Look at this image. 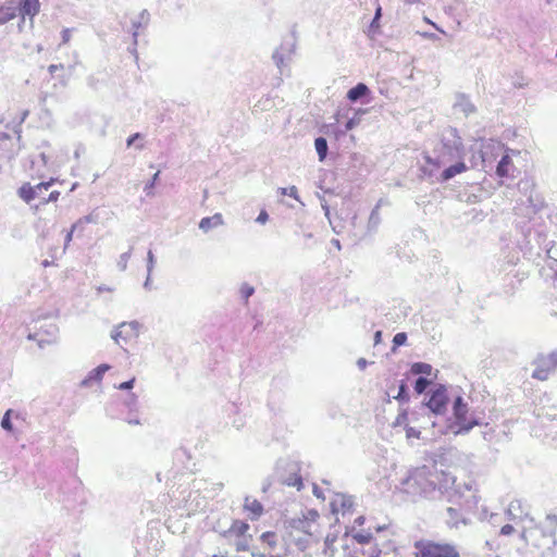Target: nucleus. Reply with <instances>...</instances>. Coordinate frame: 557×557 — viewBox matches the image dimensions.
Segmentation results:
<instances>
[{
    "label": "nucleus",
    "mask_w": 557,
    "mask_h": 557,
    "mask_svg": "<svg viewBox=\"0 0 557 557\" xmlns=\"http://www.w3.org/2000/svg\"><path fill=\"white\" fill-rule=\"evenodd\" d=\"M404 491L413 496L438 498L446 496L448 502H456L467 510L473 509L480 502V496L472 482L456 484V478L435 466H421L409 471L401 481Z\"/></svg>",
    "instance_id": "nucleus-1"
},
{
    "label": "nucleus",
    "mask_w": 557,
    "mask_h": 557,
    "mask_svg": "<svg viewBox=\"0 0 557 557\" xmlns=\"http://www.w3.org/2000/svg\"><path fill=\"white\" fill-rule=\"evenodd\" d=\"M481 419L474 413H469L468 403L462 396L458 395L454 398L451 405V416L447 418L438 433L443 435H466L474 426L481 425Z\"/></svg>",
    "instance_id": "nucleus-2"
},
{
    "label": "nucleus",
    "mask_w": 557,
    "mask_h": 557,
    "mask_svg": "<svg viewBox=\"0 0 557 557\" xmlns=\"http://www.w3.org/2000/svg\"><path fill=\"white\" fill-rule=\"evenodd\" d=\"M557 515L549 513L534 527L524 528L520 536L527 544L549 550L556 545Z\"/></svg>",
    "instance_id": "nucleus-3"
},
{
    "label": "nucleus",
    "mask_w": 557,
    "mask_h": 557,
    "mask_svg": "<svg viewBox=\"0 0 557 557\" xmlns=\"http://www.w3.org/2000/svg\"><path fill=\"white\" fill-rule=\"evenodd\" d=\"M465 154V147L462 139L457 134L456 128H451L447 135H444L441 139L440 147L437 148V157H425V161L429 164L436 166L444 165L457 159H462Z\"/></svg>",
    "instance_id": "nucleus-4"
},
{
    "label": "nucleus",
    "mask_w": 557,
    "mask_h": 557,
    "mask_svg": "<svg viewBox=\"0 0 557 557\" xmlns=\"http://www.w3.org/2000/svg\"><path fill=\"white\" fill-rule=\"evenodd\" d=\"M416 557H459L457 547L450 543L419 540L414 542Z\"/></svg>",
    "instance_id": "nucleus-5"
},
{
    "label": "nucleus",
    "mask_w": 557,
    "mask_h": 557,
    "mask_svg": "<svg viewBox=\"0 0 557 557\" xmlns=\"http://www.w3.org/2000/svg\"><path fill=\"white\" fill-rule=\"evenodd\" d=\"M448 404L447 387L444 384H437L425 393L421 406L429 409L434 416H442L447 411Z\"/></svg>",
    "instance_id": "nucleus-6"
},
{
    "label": "nucleus",
    "mask_w": 557,
    "mask_h": 557,
    "mask_svg": "<svg viewBox=\"0 0 557 557\" xmlns=\"http://www.w3.org/2000/svg\"><path fill=\"white\" fill-rule=\"evenodd\" d=\"M554 357H556V355L552 352L548 355H539L532 363L535 368L531 376L540 381L547 380L550 373L557 369Z\"/></svg>",
    "instance_id": "nucleus-7"
},
{
    "label": "nucleus",
    "mask_w": 557,
    "mask_h": 557,
    "mask_svg": "<svg viewBox=\"0 0 557 557\" xmlns=\"http://www.w3.org/2000/svg\"><path fill=\"white\" fill-rule=\"evenodd\" d=\"M141 324L134 320L131 322H122L111 332L112 339L121 345V341L127 343L133 338H137Z\"/></svg>",
    "instance_id": "nucleus-8"
},
{
    "label": "nucleus",
    "mask_w": 557,
    "mask_h": 557,
    "mask_svg": "<svg viewBox=\"0 0 557 557\" xmlns=\"http://www.w3.org/2000/svg\"><path fill=\"white\" fill-rule=\"evenodd\" d=\"M453 504L457 505L458 507H447V519L446 522L450 528H457L459 523L468 524L469 518L466 516L467 513L474 512L478 506L473 509L467 510L466 508H462L460 504L456 502H451Z\"/></svg>",
    "instance_id": "nucleus-9"
},
{
    "label": "nucleus",
    "mask_w": 557,
    "mask_h": 557,
    "mask_svg": "<svg viewBox=\"0 0 557 557\" xmlns=\"http://www.w3.org/2000/svg\"><path fill=\"white\" fill-rule=\"evenodd\" d=\"M55 182L54 178H50L48 182H40L39 184L32 186L29 183L23 184L18 188V196L26 202L30 203L33 200L38 198L37 190H48L53 183Z\"/></svg>",
    "instance_id": "nucleus-10"
},
{
    "label": "nucleus",
    "mask_w": 557,
    "mask_h": 557,
    "mask_svg": "<svg viewBox=\"0 0 557 557\" xmlns=\"http://www.w3.org/2000/svg\"><path fill=\"white\" fill-rule=\"evenodd\" d=\"M296 42L294 39H284L281 46L274 50L272 60L275 65L282 71L285 66V60L290 59V55L295 52Z\"/></svg>",
    "instance_id": "nucleus-11"
},
{
    "label": "nucleus",
    "mask_w": 557,
    "mask_h": 557,
    "mask_svg": "<svg viewBox=\"0 0 557 557\" xmlns=\"http://www.w3.org/2000/svg\"><path fill=\"white\" fill-rule=\"evenodd\" d=\"M16 11H18V15L21 16V23L18 27H22V23L25 22L26 16L29 17L30 24L33 25L34 17L40 11V1L39 0H20Z\"/></svg>",
    "instance_id": "nucleus-12"
},
{
    "label": "nucleus",
    "mask_w": 557,
    "mask_h": 557,
    "mask_svg": "<svg viewBox=\"0 0 557 557\" xmlns=\"http://www.w3.org/2000/svg\"><path fill=\"white\" fill-rule=\"evenodd\" d=\"M371 94L370 88L360 82L347 91L346 98L352 103L361 101V103L368 104L371 102Z\"/></svg>",
    "instance_id": "nucleus-13"
},
{
    "label": "nucleus",
    "mask_w": 557,
    "mask_h": 557,
    "mask_svg": "<svg viewBox=\"0 0 557 557\" xmlns=\"http://www.w3.org/2000/svg\"><path fill=\"white\" fill-rule=\"evenodd\" d=\"M354 506V499L351 496H346L343 494H337L336 498L331 502V512L333 515H337L338 510L341 509L343 511V515L345 512L350 511V509Z\"/></svg>",
    "instance_id": "nucleus-14"
},
{
    "label": "nucleus",
    "mask_w": 557,
    "mask_h": 557,
    "mask_svg": "<svg viewBox=\"0 0 557 557\" xmlns=\"http://www.w3.org/2000/svg\"><path fill=\"white\" fill-rule=\"evenodd\" d=\"M150 22V13L144 9L136 20L132 21V37L134 38V45H138L139 29L146 28Z\"/></svg>",
    "instance_id": "nucleus-15"
},
{
    "label": "nucleus",
    "mask_w": 557,
    "mask_h": 557,
    "mask_svg": "<svg viewBox=\"0 0 557 557\" xmlns=\"http://www.w3.org/2000/svg\"><path fill=\"white\" fill-rule=\"evenodd\" d=\"M467 170L466 163L462 161V159H457L455 163L450 164L449 166L445 168L440 176V181L442 183H446L454 178L457 174H460Z\"/></svg>",
    "instance_id": "nucleus-16"
},
{
    "label": "nucleus",
    "mask_w": 557,
    "mask_h": 557,
    "mask_svg": "<svg viewBox=\"0 0 557 557\" xmlns=\"http://www.w3.org/2000/svg\"><path fill=\"white\" fill-rule=\"evenodd\" d=\"M351 536L359 544H369L373 540V533L371 532V528L368 530L356 531L355 525L346 527V531L344 537Z\"/></svg>",
    "instance_id": "nucleus-17"
},
{
    "label": "nucleus",
    "mask_w": 557,
    "mask_h": 557,
    "mask_svg": "<svg viewBox=\"0 0 557 557\" xmlns=\"http://www.w3.org/2000/svg\"><path fill=\"white\" fill-rule=\"evenodd\" d=\"M110 369V366L107 363H101L95 369H92L87 376L81 382V386L88 387L92 383L101 382L104 373Z\"/></svg>",
    "instance_id": "nucleus-18"
},
{
    "label": "nucleus",
    "mask_w": 557,
    "mask_h": 557,
    "mask_svg": "<svg viewBox=\"0 0 557 557\" xmlns=\"http://www.w3.org/2000/svg\"><path fill=\"white\" fill-rule=\"evenodd\" d=\"M515 170L511 157L507 152L504 153L496 165V175L498 177H509L512 176Z\"/></svg>",
    "instance_id": "nucleus-19"
},
{
    "label": "nucleus",
    "mask_w": 557,
    "mask_h": 557,
    "mask_svg": "<svg viewBox=\"0 0 557 557\" xmlns=\"http://www.w3.org/2000/svg\"><path fill=\"white\" fill-rule=\"evenodd\" d=\"M244 510L248 511L251 520L259 519L263 513V505L256 498L245 497Z\"/></svg>",
    "instance_id": "nucleus-20"
},
{
    "label": "nucleus",
    "mask_w": 557,
    "mask_h": 557,
    "mask_svg": "<svg viewBox=\"0 0 557 557\" xmlns=\"http://www.w3.org/2000/svg\"><path fill=\"white\" fill-rule=\"evenodd\" d=\"M45 333L47 334V338L40 337L38 338L39 333H29L27 338L30 341H37L39 347H44L45 344H51L55 341V335L58 333V327L55 324H49L48 327L45 330Z\"/></svg>",
    "instance_id": "nucleus-21"
},
{
    "label": "nucleus",
    "mask_w": 557,
    "mask_h": 557,
    "mask_svg": "<svg viewBox=\"0 0 557 557\" xmlns=\"http://www.w3.org/2000/svg\"><path fill=\"white\" fill-rule=\"evenodd\" d=\"M524 280V273L521 274V277H519V274L516 275H507L504 278V285H503V293L506 296H512L515 292L519 288L521 282Z\"/></svg>",
    "instance_id": "nucleus-22"
},
{
    "label": "nucleus",
    "mask_w": 557,
    "mask_h": 557,
    "mask_svg": "<svg viewBox=\"0 0 557 557\" xmlns=\"http://www.w3.org/2000/svg\"><path fill=\"white\" fill-rule=\"evenodd\" d=\"M224 221H223V216L221 213H215L211 216H205L200 220L199 222V228L203 232V233H208L210 232L211 230L220 226V225H223Z\"/></svg>",
    "instance_id": "nucleus-23"
},
{
    "label": "nucleus",
    "mask_w": 557,
    "mask_h": 557,
    "mask_svg": "<svg viewBox=\"0 0 557 557\" xmlns=\"http://www.w3.org/2000/svg\"><path fill=\"white\" fill-rule=\"evenodd\" d=\"M455 108L462 112L465 116L475 112V106L471 102L469 97L465 94H458L455 102Z\"/></svg>",
    "instance_id": "nucleus-24"
},
{
    "label": "nucleus",
    "mask_w": 557,
    "mask_h": 557,
    "mask_svg": "<svg viewBox=\"0 0 557 557\" xmlns=\"http://www.w3.org/2000/svg\"><path fill=\"white\" fill-rule=\"evenodd\" d=\"M248 529H249V524L246 521L233 520L231 527L227 530L222 532V536L228 537V536L235 534L238 537H240L247 532Z\"/></svg>",
    "instance_id": "nucleus-25"
},
{
    "label": "nucleus",
    "mask_w": 557,
    "mask_h": 557,
    "mask_svg": "<svg viewBox=\"0 0 557 557\" xmlns=\"http://www.w3.org/2000/svg\"><path fill=\"white\" fill-rule=\"evenodd\" d=\"M432 371H433V367L430 363L422 362V361L413 362L410 367V373L412 375L428 377V375H431Z\"/></svg>",
    "instance_id": "nucleus-26"
},
{
    "label": "nucleus",
    "mask_w": 557,
    "mask_h": 557,
    "mask_svg": "<svg viewBox=\"0 0 557 557\" xmlns=\"http://www.w3.org/2000/svg\"><path fill=\"white\" fill-rule=\"evenodd\" d=\"M314 148L319 158V161L323 162L329 154V145L325 137L319 136L314 139Z\"/></svg>",
    "instance_id": "nucleus-27"
},
{
    "label": "nucleus",
    "mask_w": 557,
    "mask_h": 557,
    "mask_svg": "<svg viewBox=\"0 0 557 557\" xmlns=\"http://www.w3.org/2000/svg\"><path fill=\"white\" fill-rule=\"evenodd\" d=\"M400 406L408 404L410 400L409 386L406 380H400L398 384L397 395L394 396Z\"/></svg>",
    "instance_id": "nucleus-28"
},
{
    "label": "nucleus",
    "mask_w": 557,
    "mask_h": 557,
    "mask_svg": "<svg viewBox=\"0 0 557 557\" xmlns=\"http://www.w3.org/2000/svg\"><path fill=\"white\" fill-rule=\"evenodd\" d=\"M382 15H383V10H382V7L377 3L376 4V8H375V11H374V16L368 27V33L371 34V35H376L379 34L380 32V27H381V18H382Z\"/></svg>",
    "instance_id": "nucleus-29"
},
{
    "label": "nucleus",
    "mask_w": 557,
    "mask_h": 557,
    "mask_svg": "<svg viewBox=\"0 0 557 557\" xmlns=\"http://www.w3.org/2000/svg\"><path fill=\"white\" fill-rule=\"evenodd\" d=\"M434 379L418 376L413 383V389L418 395L428 393L426 389L432 385Z\"/></svg>",
    "instance_id": "nucleus-30"
},
{
    "label": "nucleus",
    "mask_w": 557,
    "mask_h": 557,
    "mask_svg": "<svg viewBox=\"0 0 557 557\" xmlns=\"http://www.w3.org/2000/svg\"><path fill=\"white\" fill-rule=\"evenodd\" d=\"M527 201H528V207L530 209H532L533 213L539 212L544 207V199L537 193L533 194V191H531Z\"/></svg>",
    "instance_id": "nucleus-31"
},
{
    "label": "nucleus",
    "mask_w": 557,
    "mask_h": 557,
    "mask_svg": "<svg viewBox=\"0 0 557 557\" xmlns=\"http://www.w3.org/2000/svg\"><path fill=\"white\" fill-rule=\"evenodd\" d=\"M121 405L128 410V413H136L138 411V397L134 393H129L122 401Z\"/></svg>",
    "instance_id": "nucleus-32"
},
{
    "label": "nucleus",
    "mask_w": 557,
    "mask_h": 557,
    "mask_svg": "<svg viewBox=\"0 0 557 557\" xmlns=\"http://www.w3.org/2000/svg\"><path fill=\"white\" fill-rule=\"evenodd\" d=\"M522 513H523L522 502L519 499H515V500L510 502L508 509H507V515H508L509 519L516 520L517 518H521Z\"/></svg>",
    "instance_id": "nucleus-33"
},
{
    "label": "nucleus",
    "mask_w": 557,
    "mask_h": 557,
    "mask_svg": "<svg viewBox=\"0 0 557 557\" xmlns=\"http://www.w3.org/2000/svg\"><path fill=\"white\" fill-rule=\"evenodd\" d=\"M289 527L294 530L301 531L305 534H310V522L309 518L304 519H292L289 521Z\"/></svg>",
    "instance_id": "nucleus-34"
},
{
    "label": "nucleus",
    "mask_w": 557,
    "mask_h": 557,
    "mask_svg": "<svg viewBox=\"0 0 557 557\" xmlns=\"http://www.w3.org/2000/svg\"><path fill=\"white\" fill-rule=\"evenodd\" d=\"M16 16V9L13 7L0 5V25L13 20Z\"/></svg>",
    "instance_id": "nucleus-35"
},
{
    "label": "nucleus",
    "mask_w": 557,
    "mask_h": 557,
    "mask_svg": "<svg viewBox=\"0 0 557 557\" xmlns=\"http://www.w3.org/2000/svg\"><path fill=\"white\" fill-rule=\"evenodd\" d=\"M98 221H99V214L92 211L89 214L79 218L74 223V228H81L82 230L84 224H88V223L97 224Z\"/></svg>",
    "instance_id": "nucleus-36"
},
{
    "label": "nucleus",
    "mask_w": 557,
    "mask_h": 557,
    "mask_svg": "<svg viewBox=\"0 0 557 557\" xmlns=\"http://www.w3.org/2000/svg\"><path fill=\"white\" fill-rule=\"evenodd\" d=\"M282 483L287 486L296 487L298 491H300L304 487L302 478L300 474L297 473L290 474L288 478L284 479Z\"/></svg>",
    "instance_id": "nucleus-37"
},
{
    "label": "nucleus",
    "mask_w": 557,
    "mask_h": 557,
    "mask_svg": "<svg viewBox=\"0 0 557 557\" xmlns=\"http://www.w3.org/2000/svg\"><path fill=\"white\" fill-rule=\"evenodd\" d=\"M366 111L364 110H357L354 114L352 117H349L346 122H345V125H344V128L346 132L348 131H351L354 129L359 123H360V120H361V115L364 113Z\"/></svg>",
    "instance_id": "nucleus-38"
},
{
    "label": "nucleus",
    "mask_w": 557,
    "mask_h": 557,
    "mask_svg": "<svg viewBox=\"0 0 557 557\" xmlns=\"http://www.w3.org/2000/svg\"><path fill=\"white\" fill-rule=\"evenodd\" d=\"M260 540L271 549L275 548L277 544L276 534L271 531L263 532L260 536Z\"/></svg>",
    "instance_id": "nucleus-39"
},
{
    "label": "nucleus",
    "mask_w": 557,
    "mask_h": 557,
    "mask_svg": "<svg viewBox=\"0 0 557 557\" xmlns=\"http://www.w3.org/2000/svg\"><path fill=\"white\" fill-rule=\"evenodd\" d=\"M240 297L248 301V299L255 294V287L249 285L248 283H243L240 286Z\"/></svg>",
    "instance_id": "nucleus-40"
},
{
    "label": "nucleus",
    "mask_w": 557,
    "mask_h": 557,
    "mask_svg": "<svg viewBox=\"0 0 557 557\" xmlns=\"http://www.w3.org/2000/svg\"><path fill=\"white\" fill-rule=\"evenodd\" d=\"M408 336L405 332L396 333L393 337V349L404 346L407 343Z\"/></svg>",
    "instance_id": "nucleus-41"
},
{
    "label": "nucleus",
    "mask_w": 557,
    "mask_h": 557,
    "mask_svg": "<svg viewBox=\"0 0 557 557\" xmlns=\"http://www.w3.org/2000/svg\"><path fill=\"white\" fill-rule=\"evenodd\" d=\"M11 412L12 410L9 409L4 412L2 419H1V428L5 431H12L13 430V423L11 420Z\"/></svg>",
    "instance_id": "nucleus-42"
},
{
    "label": "nucleus",
    "mask_w": 557,
    "mask_h": 557,
    "mask_svg": "<svg viewBox=\"0 0 557 557\" xmlns=\"http://www.w3.org/2000/svg\"><path fill=\"white\" fill-rule=\"evenodd\" d=\"M131 255H132V248L128 249L126 252H123L121 256H120V259L117 261V268L121 270V271H125L126 268H127V262L131 258Z\"/></svg>",
    "instance_id": "nucleus-43"
},
{
    "label": "nucleus",
    "mask_w": 557,
    "mask_h": 557,
    "mask_svg": "<svg viewBox=\"0 0 557 557\" xmlns=\"http://www.w3.org/2000/svg\"><path fill=\"white\" fill-rule=\"evenodd\" d=\"M308 535L309 534H305V535L298 536L297 539H294L295 545L301 552H304L308 547V545H309Z\"/></svg>",
    "instance_id": "nucleus-44"
},
{
    "label": "nucleus",
    "mask_w": 557,
    "mask_h": 557,
    "mask_svg": "<svg viewBox=\"0 0 557 557\" xmlns=\"http://www.w3.org/2000/svg\"><path fill=\"white\" fill-rule=\"evenodd\" d=\"M302 237H304V246L305 248L307 249H311L313 247V244H314V236L311 232H304L302 234Z\"/></svg>",
    "instance_id": "nucleus-45"
},
{
    "label": "nucleus",
    "mask_w": 557,
    "mask_h": 557,
    "mask_svg": "<svg viewBox=\"0 0 557 557\" xmlns=\"http://www.w3.org/2000/svg\"><path fill=\"white\" fill-rule=\"evenodd\" d=\"M59 196H60V191L53 190L49 194V196L47 198L42 197V199L39 201L38 206L47 205L48 202H55L59 199Z\"/></svg>",
    "instance_id": "nucleus-46"
},
{
    "label": "nucleus",
    "mask_w": 557,
    "mask_h": 557,
    "mask_svg": "<svg viewBox=\"0 0 557 557\" xmlns=\"http://www.w3.org/2000/svg\"><path fill=\"white\" fill-rule=\"evenodd\" d=\"M407 420H408V410L406 408H401L396 418L395 425L406 424Z\"/></svg>",
    "instance_id": "nucleus-47"
},
{
    "label": "nucleus",
    "mask_w": 557,
    "mask_h": 557,
    "mask_svg": "<svg viewBox=\"0 0 557 557\" xmlns=\"http://www.w3.org/2000/svg\"><path fill=\"white\" fill-rule=\"evenodd\" d=\"M282 195H287L294 199L298 198V190L295 186L280 188Z\"/></svg>",
    "instance_id": "nucleus-48"
},
{
    "label": "nucleus",
    "mask_w": 557,
    "mask_h": 557,
    "mask_svg": "<svg viewBox=\"0 0 557 557\" xmlns=\"http://www.w3.org/2000/svg\"><path fill=\"white\" fill-rule=\"evenodd\" d=\"M154 264H156V257H154L152 250H148V252H147V272H149V275H151Z\"/></svg>",
    "instance_id": "nucleus-49"
},
{
    "label": "nucleus",
    "mask_w": 557,
    "mask_h": 557,
    "mask_svg": "<svg viewBox=\"0 0 557 557\" xmlns=\"http://www.w3.org/2000/svg\"><path fill=\"white\" fill-rule=\"evenodd\" d=\"M135 382H136V379L132 377L125 382L120 383L116 386V388H119L120 391H131V389H133Z\"/></svg>",
    "instance_id": "nucleus-50"
},
{
    "label": "nucleus",
    "mask_w": 557,
    "mask_h": 557,
    "mask_svg": "<svg viewBox=\"0 0 557 557\" xmlns=\"http://www.w3.org/2000/svg\"><path fill=\"white\" fill-rule=\"evenodd\" d=\"M319 199H320V202H321V207H322V209L324 211V215L327 218V220L332 224L331 210H330V206H329L327 201L325 200L324 197H321V196H319Z\"/></svg>",
    "instance_id": "nucleus-51"
},
{
    "label": "nucleus",
    "mask_w": 557,
    "mask_h": 557,
    "mask_svg": "<svg viewBox=\"0 0 557 557\" xmlns=\"http://www.w3.org/2000/svg\"><path fill=\"white\" fill-rule=\"evenodd\" d=\"M379 223H380L379 208H377V207H375V208L371 211V214H370V218H369V224H370V225H373V226H376Z\"/></svg>",
    "instance_id": "nucleus-52"
},
{
    "label": "nucleus",
    "mask_w": 557,
    "mask_h": 557,
    "mask_svg": "<svg viewBox=\"0 0 557 557\" xmlns=\"http://www.w3.org/2000/svg\"><path fill=\"white\" fill-rule=\"evenodd\" d=\"M235 546L237 552H245L249 549L248 541L245 537L236 541Z\"/></svg>",
    "instance_id": "nucleus-53"
},
{
    "label": "nucleus",
    "mask_w": 557,
    "mask_h": 557,
    "mask_svg": "<svg viewBox=\"0 0 557 557\" xmlns=\"http://www.w3.org/2000/svg\"><path fill=\"white\" fill-rule=\"evenodd\" d=\"M29 112L28 110H25L22 112V115H21V119H20V122H18V126L16 129H14L15 134L17 135V141H21V124L26 120V117L28 116Z\"/></svg>",
    "instance_id": "nucleus-54"
},
{
    "label": "nucleus",
    "mask_w": 557,
    "mask_h": 557,
    "mask_svg": "<svg viewBox=\"0 0 557 557\" xmlns=\"http://www.w3.org/2000/svg\"><path fill=\"white\" fill-rule=\"evenodd\" d=\"M406 436L408 438H411V437L419 438L420 431L412 426H406Z\"/></svg>",
    "instance_id": "nucleus-55"
},
{
    "label": "nucleus",
    "mask_w": 557,
    "mask_h": 557,
    "mask_svg": "<svg viewBox=\"0 0 557 557\" xmlns=\"http://www.w3.org/2000/svg\"><path fill=\"white\" fill-rule=\"evenodd\" d=\"M143 135L140 133H134L126 139V146L131 147L135 144L136 140L141 139Z\"/></svg>",
    "instance_id": "nucleus-56"
},
{
    "label": "nucleus",
    "mask_w": 557,
    "mask_h": 557,
    "mask_svg": "<svg viewBox=\"0 0 557 557\" xmlns=\"http://www.w3.org/2000/svg\"><path fill=\"white\" fill-rule=\"evenodd\" d=\"M268 220H269V213L264 209H262L259 212V214L256 219V222L260 223V224H264Z\"/></svg>",
    "instance_id": "nucleus-57"
},
{
    "label": "nucleus",
    "mask_w": 557,
    "mask_h": 557,
    "mask_svg": "<svg viewBox=\"0 0 557 557\" xmlns=\"http://www.w3.org/2000/svg\"><path fill=\"white\" fill-rule=\"evenodd\" d=\"M536 236H537V243L540 245V247L544 246V248L546 249L547 248V244L545 243L546 242V234L541 232V231H536Z\"/></svg>",
    "instance_id": "nucleus-58"
},
{
    "label": "nucleus",
    "mask_w": 557,
    "mask_h": 557,
    "mask_svg": "<svg viewBox=\"0 0 557 557\" xmlns=\"http://www.w3.org/2000/svg\"><path fill=\"white\" fill-rule=\"evenodd\" d=\"M100 81L99 78H97L96 76L94 75H90L87 77V85L92 88V89H97L98 88V85H99Z\"/></svg>",
    "instance_id": "nucleus-59"
},
{
    "label": "nucleus",
    "mask_w": 557,
    "mask_h": 557,
    "mask_svg": "<svg viewBox=\"0 0 557 557\" xmlns=\"http://www.w3.org/2000/svg\"><path fill=\"white\" fill-rule=\"evenodd\" d=\"M513 532H515V528L511 524L503 525L500 531H499L500 535H505V536L510 535Z\"/></svg>",
    "instance_id": "nucleus-60"
},
{
    "label": "nucleus",
    "mask_w": 557,
    "mask_h": 557,
    "mask_svg": "<svg viewBox=\"0 0 557 557\" xmlns=\"http://www.w3.org/2000/svg\"><path fill=\"white\" fill-rule=\"evenodd\" d=\"M159 175H160V172H159V171H158V172H156V173L152 175L151 180L146 184V186H145V190H147L148 188H153V187H154V185H156L157 181L159 180Z\"/></svg>",
    "instance_id": "nucleus-61"
},
{
    "label": "nucleus",
    "mask_w": 557,
    "mask_h": 557,
    "mask_svg": "<svg viewBox=\"0 0 557 557\" xmlns=\"http://www.w3.org/2000/svg\"><path fill=\"white\" fill-rule=\"evenodd\" d=\"M124 421H126L131 425L140 424V420L138 419V417H136V416L133 417V413H128V417L124 418Z\"/></svg>",
    "instance_id": "nucleus-62"
},
{
    "label": "nucleus",
    "mask_w": 557,
    "mask_h": 557,
    "mask_svg": "<svg viewBox=\"0 0 557 557\" xmlns=\"http://www.w3.org/2000/svg\"><path fill=\"white\" fill-rule=\"evenodd\" d=\"M77 228H74V224L72 225V227L66 232V235H65V238H64V244H65V248L67 247V245L70 244V242L72 240L73 238V234L74 232L76 231Z\"/></svg>",
    "instance_id": "nucleus-63"
},
{
    "label": "nucleus",
    "mask_w": 557,
    "mask_h": 557,
    "mask_svg": "<svg viewBox=\"0 0 557 557\" xmlns=\"http://www.w3.org/2000/svg\"><path fill=\"white\" fill-rule=\"evenodd\" d=\"M251 556L252 557H280V556H275V555H272V554L259 553L255 548L251 550Z\"/></svg>",
    "instance_id": "nucleus-64"
}]
</instances>
